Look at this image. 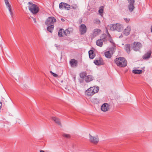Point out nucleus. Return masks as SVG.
<instances>
[{"instance_id": "nucleus-1", "label": "nucleus", "mask_w": 152, "mask_h": 152, "mask_svg": "<svg viewBox=\"0 0 152 152\" xmlns=\"http://www.w3.org/2000/svg\"><path fill=\"white\" fill-rule=\"evenodd\" d=\"M115 62L118 66L121 67H124L127 64V62L125 59L123 57H119L115 58Z\"/></svg>"}, {"instance_id": "nucleus-2", "label": "nucleus", "mask_w": 152, "mask_h": 152, "mask_svg": "<svg viewBox=\"0 0 152 152\" xmlns=\"http://www.w3.org/2000/svg\"><path fill=\"white\" fill-rule=\"evenodd\" d=\"M98 86L91 87L85 91V94L88 96H91L97 93L99 90Z\"/></svg>"}, {"instance_id": "nucleus-3", "label": "nucleus", "mask_w": 152, "mask_h": 152, "mask_svg": "<svg viewBox=\"0 0 152 152\" xmlns=\"http://www.w3.org/2000/svg\"><path fill=\"white\" fill-rule=\"evenodd\" d=\"M28 5L29 10L33 14H37L39 11V9L35 4H34L32 2L28 3Z\"/></svg>"}, {"instance_id": "nucleus-4", "label": "nucleus", "mask_w": 152, "mask_h": 152, "mask_svg": "<svg viewBox=\"0 0 152 152\" xmlns=\"http://www.w3.org/2000/svg\"><path fill=\"white\" fill-rule=\"evenodd\" d=\"M110 29L112 31L116 30L120 32L123 30V27L122 25L119 23H116L112 25Z\"/></svg>"}, {"instance_id": "nucleus-5", "label": "nucleus", "mask_w": 152, "mask_h": 152, "mask_svg": "<svg viewBox=\"0 0 152 152\" xmlns=\"http://www.w3.org/2000/svg\"><path fill=\"white\" fill-rule=\"evenodd\" d=\"M56 21V20L55 18L50 17L48 18L45 22V24L46 25L49 26L51 25H53Z\"/></svg>"}, {"instance_id": "nucleus-6", "label": "nucleus", "mask_w": 152, "mask_h": 152, "mask_svg": "<svg viewBox=\"0 0 152 152\" xmlns=\"http://www.w3.org/2000/svg\"><path fill=\"white\" fill-rule=\"evenodd\" d=\"M132 46V49L135 51H139L142 47L141 44L138 42H134Z\"/></svg>"}, {"instance_id": "nucleus-7", "label": "nucleus", "mask_w": 152, "mask_h": 152, "mask_svg": "<svg viewBox=\"0 0 152 152\" xmlns=\"http://www.w3.org/2000/svg\"><path fill=\"white\" fill-rule=\"evenodd\" d=\"M89 138L90 141L93 143L96 144L99 142V138L97 136H92L89 134Z\"/></svg>"}, {"instance_id": "nucleus-8", "label": "nucleus", "mask_w": 152, "mask_h": 152, "mask_svg": "<svg viewBox=\"0 0 152 152\" xmlns=\"http://www.w3.org/2000/svg\"><path fill=\"white\" fill-rule=\"evenodd\" d=\"M94 63L97 65H102L104 64L102 58H96L94 61Z\"/></svg>"}, {"instance_id": "nucleus-9", "label": "nucleus", "mask_w": 152, "mask_h": 152, "mask_svg": "<svg viewBox=\"0 0 152 152\" xmlns=\"http://www.w3.org/2000/svg\"><path fill=\"white\" fill-rule=\"evenodd\" d=\"M101 32V30L98 28L94 29L92 31V35L93 38H94L97 36Z\"/></svg>"}, {"instance_id": "nucleus-10", "label": "nucleus", "mask_w": 152, "mask_h": 152, "mask_svg": "<svg viewBox=\"0 0 152 152\" xmlns=\"http://www.w3.org/2000/svg\"><path fill=\"white\" fill-rule=\"evenodd\" d=\"M79 30L81 34H85L86 32L87 31L86 26L84 24L81 25L79 28Z\"/></svg>"}, {"instance_id": "nucleus-11", "label": "nucleus", "mask_w": 152, "mask_h": 152, "mask_svg": "<svg viewBox=\"0 0 152 152\" xmlns=\"http://www.w3.org/2000/svg\"><path fill=\"white\" fill-rule=\"evenodd\" d=\"M131 29V27L130 26H127V27L123 31V34L126 36L129 35L130 34Z\"/></svg>"}, {"instance_id": "nucleus-12", "label": "nucleus", "mask_w": 152, "mask_h": 152, "mask_svg": "<svg viewBox=\"0 0 152 152\" xmlns=\"http://www.w3.org/2000/svg\"><path fill=\"white\" fill-rule=\"evenodd\" d=\"M109 105L107 103L103 104L101 107V110L103 111H106L109 109Z\"/></svg>"}, {"instance_id": "nucleus-13", "label": "nucleus", "mask_w": 152, "mask_h": 152, "mask_svg": "<svg viewBox=\"0 0 152 152\" xmlns=\"http://www.w3.org/2000/svg\"><path fill=\"white\" fill-rule=\"evenodd\" d=\"M77 61L74 59H72L70 61V64L72 67H75L77 65Z\"/></svg>"}, {"instance_id": "nucleus-14", "label": "nucleus", "mask_w": 152, "mask_h": 152, "mask_svg": "<svg viewBox=\"0 0 152 152\" xmlns=\"http://www.w3.org/2000/svg\"><path fill=\"white\" fill-rule=\"evenodd\" d=\"M93 79L94 77L92 76L91 75H89L85 77V80L86 82L88 83L93 80Z\"/></svg>"}, {"instance_id": "nucleus-15", "label": "nucleus", "mask_w": 152, "mask_h": 152, "mask_svg": "<svg viewBox=\"0 0 152 152\" xmlns=\"http://www.w3.org/2000/svg\"><path fill=\"white\" fill-rule=\"evenodd\" d=\"M89 57L90 58L93 59L95 57V55L93 50H90L88 51Z\"/></svg>"}, {"instance_id": "nucleus-16", "label": "nucleus", "mask_w": 152, "mask_h": 152, "mask_svg": "<svg viewBox=\"0 0 152 152\" xmlns=\"http://www.w3.org/2000/svg\"><path fill=\"white\" fill-rule=\"evenodd\" d=\"M107 38L105 34H103L100 37V39L102 42H105L107 41Z\"/></svg>"}, {"instance_id": "nucleus-17", "label": "nucleus", "mask_w": 152, "mask_h": 152, "mask_svg": "<svg viewBox=\"0 0 152 152\" xmlns=\"http://www.w3.org/2000/svg\"><path fill=\"white\" fill-rule=\"evenodd\" d=\"M151 52V51H149L147 53L145 54L143 56V58L144 59H146L149 58L150 57Z\"/></svg>"}, {"instance_id": "nucleus-18", "label": "nucleus", "mask_w": 152, "mask_h": 152, "mask_svg": "<svg viewBox=\"0 0 152 152\" xmlns=\"http://www.w3.org/2000/svg\"><path fill=\"white\" fill-rule=\"evenodd\" d=\"M124 48L127 53L129 54L131 51L130 45L129 44L125 45Z\"/></svg>"}, {"instance_id": "nucleus-19", "label": "nucleus", "mask_w": 152, "mask_h": 152, "mask_svg": "<svg viewBox=\"0 0 152 152\" xmlns=\"http://www.w3.org/2000/svg\"><path fill=\"white\" fill-rule=\"evenodd\" d=\"M52 119L58 125L60 126L61 125V123L60 122V120L58 118L56 117H53L52 118Z\"/></svg>"}, {"instance_id": "nucleus-20", "label": "nucleus", "mask_w": 152, "mask_h": 152, "mask_svg": "<svg viewBox=\"0 0 152 152\" xmlns=\"http://www.w3.org/2000/svg\"><path fill=\"white\" fill-rule=\"evenodd\" d=\"M54 29L53 25H50L47 27V30L49 32L52 33Z\"/></svg>"}, {"instance_id": "nucleus-21", "label": "nucleus", "mask_w": 152, "mask_h": 152, "mask_svg": "<svg viewBox=\"0 0 152 152\" xmlns=\"http://www.w3.org/2000/svg\"><path fill=\"white\" fill-rule=\"evenodd\" d=\"M103 42L101 39H99L96 41V44L97 46L102 47L103 44Z\"/></svg>"}, {"instance_id": "nucleus-22", "label": "nucleus", "mask_w": 152, "mask_h": 152, "mask_svg": "<svg viewBox=\"0 0 152 152\" xmlns=\"http://www.w3.org/2000/svg\"><path fill=\"white\" fill-rule=\"evenodd\" d=\"M105 56L107 58H110L111 57V55L110 52L108 51L105 52L104 53Z\"/></svg>"}, {"instance_id": "nucleus-23", "label": "nucleus", "mask_w": 152, "mask_h": 152, "mask_svg": "<svg viewBox=\"0 0 152 152\" xmlns=\"http://www.w3.org/2000/svg\"><path fill=\"white\" fill-rule=\"evenodd\" d=\"M63 33H64V30L63 29H61L59 31L58 33V35L59 37H63Z\"/></svg>"}, {"instance_id": "nucleus-24", "label": "nucleus", "mask_w": 152, "mask_h": 152, "mask_svg": "<svg viewBox=\"0 0 152 152\" xmlns=\"http://www.w3.org/2000/svg\"><path fill=\"white\" fill-rule=\"evenodd\" d=\"M72 31L71 28H68L64 31V34L65 35L67 36L68 34H70L71 32Z\"/></svg>"}, {"instance_id": "nucleus-25", "label": "nucleus", "mask_w": 152, "mask_h": 152, "mask_svg": "<svg viewBox=\"0 0 152 152\" xmlns=\"http://www.w3.org/2000/svg\"><path fill=\"white\" fill-rule=\"evenodd\" d=\"M128 7L129 10L131 12L133 11L134 8V4H129Z\"/></svg>"}, {"instance_id": "nucleus-26", "label": "nucleus", "mask_w": 152, "mask_h": 152, "mask_svg": "<svg viewBox=\"0 0 152 152\" xmlns=\"http://www.w3.org/2000/svg\"><path fill=\"white\" fill-rule=\"evenodd\" d=\"M103 7L102 6L100 7L99 10V13L101 16H102L103 15Z\"/></svg>"}, {"instance_id": "nucleus-27", "label": "nucleus", "mask_w": 152, "mask_h": 152, "mask_svg": "<svg viewBox=\"0 0 152 152\" xmlns=\"http://www.w3.org/2000/svg\"><path fill=\"white\" fill-rule=\"evenodd\" d=\"M7 8H8V9L9 11L10 14L11 16V17L12 18H13V12L12 10L11 7V5H10V6H9V5H8V6H7Z\"/></svg>"}, {"instance_id": "nucleus-28", "label": "nucleus", "mask_w": 152, "mask_h": 152, "mask_svg": "<svg viewBox=\"0 0 152 152\" xmlns=\"http://www.w3.org/2000/svg\"><path fill=\"white\" fill-rule=\"evenodd\" d=\"M142 72V71L140 70H134L132 71V72L134 74H140Z\"/></svg>"}, {"instance_id": "nucleus-29", "label": "nucleus", "mask_w": 152, "mask_h": 152, "mask_svg": "<svg viewBox=\"0 0 152 152\" xmlns=\"http://www.w3.org/2000/svg\"><path fill=\"white\" fill-rule=\"evenodd\" d=\"M86 72H83L80 73V77L82 78H83L84 77L85 78L86 76Z\"/></svg>"}, {"instance_id": "nucleus-30", "label": "nucleus", "mask_w": 152, "mask_h": 152, "mask_svg": "<svg viewBox=\"0 0 152 152\" xmlns=\"http://www.w3.org/2000/svg\"><path fill=\"white\" fill-rule=\"evenodd\" d=\"M64 8L67 10H69L70 8V5L66 3H64Z\"/></svg>"}, {"instance_id": "nucleus-31", "label": "nucleus", "mask_w": 152, "mask_h": 152, "mask_svg": "<svg viewBox=\"0 0 152 152\" xmlns=\"http://www.w3.org/2000/svg\"><path fill=\"white\" fill-rule=\"evenodd\" d=\"M94 22L96 24L99 25L100 24L101 22L99 19L96 18L94 20Z\"/></svg>"}, {"instance_id": "nucleus-32", "label": "nucleus", "mask_w": 152, "mask_h": 152, "mask_svg": "<svg viewBox=\"0 0 152 152\" xmlns=\"http://www.w3.org/2000/svg\"><path fill=\"white\" fill-rule=\"evenodd\" d=\"M108 35V37L109 38V40L110 41V43H113V40L110 37V35L108 33L107 30V29L106 31Z\"/></svg>"}, {"instance_id": "nucleus-33", "label": "nucleus", "mask_w": 152, "mask_h": 152, "mask_svg": "<svg viewBox=\"0 0 152 152\" xmlns=\"http://www.w3.org/2000/svg\"><path fill=\"white\" fill-rule=\"evenodd\" d=\"M62 136L66 138H68L70 137V136L69 134H66L65 133H63Z\"/></svg>"}, {"instance_id": "nucleus-34", "label": "nucleus", "mask_w": 152, "mask_h": 152, "mask_svg": "<svg viewBox=\"0 0 152 152\" xmlns=\"http://www.w3.org/2000/svg\"><path fill=\"white\" fill-rule=\"evenodd\" d=\"M64 3L61 2L60 3L59 5V8L61 9H63L64 8Z\"/></svg>"}, {"instance_id": "nucleus-35", "label": "nucleus", "mask_w": 152, "mask_h": 152, "mask_svg": "<svg viewBox=\"0 0 152 152\" xmlns=\"http://www.w3.org/2000/svg\"><path fill=\"white\" fill-rule=\"evenodd\" d=\"M129 3V4H134V0H128Z\"/></svg>"}, {"instance_id": "nucleus-36", "label": "nucleus", "mask_w": 152, "mask_h": 152, "mask_svg": "<svg viewBox=\"0 0 152 152\" xmlns=\"http://www.w3.org/2000/svg\"><path fill=\"white\" fill-rule=\"evenodd\" d=\"M50 73H51V74L54 77H58V75L57 74H56L53 72L52 71H50Z\"/></svg>"}, {"instance_id": "nucleus-37", "label": "nucleus", "mask_w": 152, "mask_h": 152, "mask_svg": "<svg viewBox=\"0 0 152 152\" xmlns=\"http://www.w3.org/2000/svg\"><path fill=\"white\" fill-rule=\"evenodd\" d=\"M4 2L6 6H8V5L10 6V4L8 0H4Z\"/></svg>"}, {"instance_id": "nucleus-38", "label": "nucleus", "mask_w": 152, "mask_h": 152, "mask_svg": "<svg viewBox=\"0 0 152 152\" xmlns=\"http://www.w3.org/2000/svg\"><path fill=\"white\" fill-rule=\"evenodd\" d=\"M94 102L96 103V104H98L99 103V100L98 99H94Z\"/></svg>"}, {"instance_id": "nucleus-39", "label": "nucleus", "mask_w": 152, "mask_h": 152, "mask_svg": "<svg viewBox=\"0 0 152 152\" xmlns=\"http://www.w3.org/2000/svg\"><path fill=\"white\" fill-rule=\"evenodd\" d=\"M124 19L126 23H128L129 21V19L127 18H124Z\"/></svg>"}, {"instance_id": "nucleus-40", "label": "nucleus", "mask_w": 152, "mask_h": 152, "mask_svg": "<svg viewBox=\"0 0 152 152\" xmlns=\"http://www.w3.org/2000/svg\"><path fill=\"white\" fill-rule=\"evenodd\" d=\"M77 6L76 5L72 6V8L74 9H75L77 8Z\"/></svg>"}, {"instance_id": "nucleus-41", "label": "nucleus", "mask_w": 152, "mask_h": 152, "mask_svg": "<svg viewBox=\"0 0 152 152\" xmlns=\"http://www.w3.org/2000/svg\"><path fill=\"white\" fill-rule=\"evenodd\" d=\"M2 106V104L1 102L0 103V109L1 108V106Z\"/></svg>"}, {"instance_id": "nucleus-42", "label": "nucleus", "mask_w": 152, "mask_h": 152, "mask_svg": "<svg viewBox=\"0 0 152 152\" xmlns=\"http://www.w3.org/2000/svg\"><path fill=\"white\" fill-rule=\"evenodd\" d=\"M61 20L62 22H64L65 21V20L64 19H63V18H61Z\"/></svg>"}, {"instance_id": "nucleus-43", "label": "nucleus", "mask_w": 152, "mask_h": 152, "mask_svg": "<svg viewBox=\"0 0 152 152\" xmlns=\"http://www.w3.org/2000/svg\"><path fill=\"white\" fill-rule=\"evenodd\" d=\"M33 20H34V22L35 23H36V19L35 18H33Z\"/></svg>"}, {"instance_id": "nucleus-44", "label": "nucleus", "mask_w": 152, "mask_h": 152, "mask_svg": "<svg viewBox=\"0 0 152 152\" xmlns=\"http://www.w3.org/2000/svg\"><path fill=\"white\" fill-rule=\"evenodd\" d=\"M151 31L152 33V25L151 26Z\"/></svg>"}, {"instance_id": "nucleus-45", "label": "nucleus", "mask_w": 152, "mask_h": 152, "mask_svg": "<svg viewBox=\"0 0 152 152\" xmlns=\"http://www.w3.org/2000/svg\"><path fill=\"white\" fill-rule=\"evenodd\" d=\"M40 152H44V151H43L42 150H41L40 151Z\"/></svg>"}]
</instances>
